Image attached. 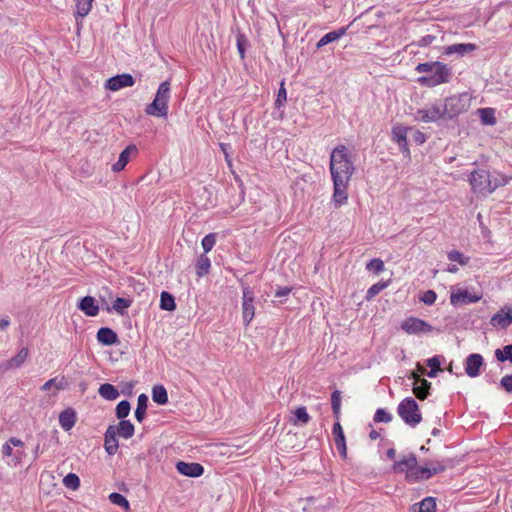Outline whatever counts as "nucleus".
<instances>
[{
  "mask_svg": "<svg viewBox=\"0 0 512 512\" xmlns=\"http://www.w3.org/2000/svg\"><path fill=\"white\" fill-rule=\"evenodd\" d=\"M415 71L425 73L417 79V82L429 88L448 83L453 76L452 68L440 61L419 63L415 67Z\"/></svg>",
  "mask_w": 512,
  "mask_h": 512,
  "instance_id": "nucleus-1",
  "label": "nucleus"
},
{
  "mask_svg": "<svg viewBox=\"0 0 512 512\" xmlns=\"http://www.w3.org/2000/svg\"><path fill=\"white\" fill-rule=\"evenodd\" d=\"M330 172L332 178L350 181L354 166L344 145L335 147L330 156Z\"/></svg>",
  "mask_w": 512,
  "mask_h": 512,
  "instance_id": "nucleus-2",
  "label": "nucleus"
},
{
  "mask_svg": "<svg viewBox=\"0 0 512 512\" xmlns=\"http://www.w3.org/2000/svg\"><path fill=\"white\" fill-rule=\"evenodd\" d=\"M471 97L467 92L452 95L444 99L442 113L445 121L455 120L470 107Z\"/></svg>",
  "mask_w": 512,
  "mask_h": 512,
  "instance_id": "nucleus-3",
  "label": "nucleus"
},
{
  "mask_svg": "<svg viewBox=\"0 0 512 512\" xmlns=\"http://www.w3.org/2000/svg\"><path fill=\"white\" fill-rule=\"evenodd\" d=\"M469 181L474 192L482 195L491 194L503 184L493 183L489 171L482 168L471 172Z\"/></svg>",
  "mask_w": 512,
  "mask_h": 512,
  "instance_id": "nucleus-4",
  "label": "nucleus"
},
{
  "mask_svg": "<svg viewBox=\"0 0 512 512\" xmlns=\"http://www.w3.org/2000/svg\"><path fill=\"white\" fill-rule=\"evenodd\" d=\"M397 413L405 424L415 427L422 421L419 405L412 397L404 398L397 407Z\"/></svg>",
  "mask_w": 512,
  "mask_h": 512,
  "instance_id": "nucleus-5",
  "label": "nucleus"
},
{
  "mask_svg": "<svg viewBox=\"0 0 512 512\" xmlns=\"http://www.w3.org/2000/svg\"><path fill=\"white\" fill-rule=\"evenodd\" d=\"M255 295L249 286L243 287L242 315L245 326H248L255 315Z\"/></svg>",
  "mask_w": 512,
  "mask_h": 512,
  "instance_id": "nucleus-6",
  "label": "nucleus"
},
{
  "mask_svg": "<svg viewBox=\"0 0 512 512\" xmlns=\"http://www.w3.org/2000/svg\"><path fill=\"white\" fill-rule=\"evenodd\" d=\"M401 329L408 334L429 333L433 327L426 321L417 317H408L401 323Z\"/></svg>",
  "mask_w": 512,
  "mask_h": 512,
  "instance_id": "nucleus-7",
  "label": "nucleus"
},
{
  "mask_svg": "<svg viewBox=\"0 0 512 512\" xmlns=\"http://www.w3.org/2000/svg\"><path fill=\"white\" fill-rule=\"evenodd\" d=\"M441 111V106L433 104L430 107L417 110L415 119L424 123L445 121Z\"/></svg>",
  "mask_w": 512,
  "mask_h": 512,
  "instance_id": "nucleus-8",
  "label": "nucleus"
},
{
  "mask_svg": "<svg viewBox=\"0 0 512 512\" xmlns=\"http://www.w3.org/2000/svg\"><path fill=\"white\" fill-rule=\"evenodd\" d=\"M411 130L408 127L402 125H395L392 127L391 137L394 142H396L399 146L400 152L405 156H410V150L408 147L407 141V132Z\"/></svg>",
  "mask_w": 512,
  "mask_h": 512,
  "instance_id": "nucleus-9",
  "label": "nucleus"
},
{
  "mask_svg": "<svg viewBox=\"0 0 512 512\" xmlns=\"http://www.w3.org/2000/svg\"><path fill=\"white\" fill-rule=\"evenodd\" d=\"M135 83V79L131 74L122 73L110 77L106 80L105 88L110 91H118L125 87H131Z\"/></svg>",
  "mask_w": 512,
  "mask_h": 512,
  "instance_id": "nucleus-10",
  "label": "nucleus"
},
{
  "mask_svg": "<svg viewBox=\"0 0 512 512\" xmlns=\"http://www.w3.org/2000/svg\"><path fill=\"white\" fill-rule=\"evenodd\" d=\"M482 298L481 294L471 293L467 289H459L456 292H452L450 295V302L452 305L457 306L459 304L466 305L471 303H477Z\"/></svg>",
  "mask_w": 512,
  "mask_h": 512,
  "instance_id": "nucleus-11",
  "label": "nucleus"
},
{
  "mask_svg": "<svg viewBox=\"0 0 512 512\" xmlns=\"http://www.w3.org/2000/svg\"><path fill=\"white\" fill-rule=\"evenodd\" d=\"M490 324L493 327L506 329L512 324V307L504 306L491 319Z\"/></svg>",
  "mask_w": 512,
  "mask_h": 512,
  "instance_id": "nucleus-12",
  "label": "nucleus"
},
{
  "mask_svg": "<svg viewBox=\"0 0 512 512\" xmlns=\"http://www.w3.org/2000/svg\"><path fill=\"white\" fill-rule=\"evenodd\" d=\"M428 460L424 461L423 466H417L409 469L405 474V479L408 483H417L420 481L428 480L431 478V472L428 470Z\"/></svg>",
  "mask_w": 512,
  "mask_h": 512,
  "instance_id": "nucleus-13",
  "label": "nucleus"
},
{
  "mask_svg": "<svg viewBox=\"0 0 512 512\" xmlns=\"http://www.w3.org/2000/svg\"><path fill=\"white\" fill-rule=\"evenodd\" d=\"M484 365V358L478 353H472L465 359V372L471 377L475 378L480 375L481 367Z\"/></svg>",
  "mask_w": 512,
  "mask_h": 512,
  "instance_id": "nucleus-14",
  "label": "nucleus"
},
{
  "mask_svg": "<svg viewBox=\"0 0 512 512\" xmlns=\"http://www.w3.org/2000/svg\"><path fill=\"white\" fill-rule=\"evenodd\" d=\"M176 469L179 474L191 478L200 477L204 473V467L196 462L179 461L176 464Z\"/></svg>",
  "mask_w": 512,
  "mask_h": 512,
  "instance_id": "nucleus-15",
  "label": "nucleus"
},
{
  "mask_svg": "<svg viewBox=\"0 0 512 512\" xmlns=\"http://www.w3.org/2000/svg\"><path fill=\"white\" fill-rule=\"evenodd\" d=\"M332 434L334 437V442H335L336 448H337L341 458L346 459L347 458L346 438H345L343 428H342L339 420H337V422L333 425Z\"/></svg>",
  "mask_w": 512,
  "mask_h": 512,
  "instance_id": "nucleus-16",
  "label": "nucleus"
},
{
  "mask_svg": "<svg viewBox=\"0 0 512 512\" xmlns=\"http://www.w3.org/2000/svg\"><path fill=\"white\" fill-rule=\"evenodd\" d=\"M77 308L89 317H94L99 313V305L96 299L89 295L82 297L78 301Z\"/></svg>",
  "mask_w": 512,
  "mask_h": 512,
  "instance_id": "nucleus-17",
  "label": "nucleus"
},
{
  "mask_svg": "<svg viewBox=\"0 0 512 512\" xmlns=\"http://www.w3.org/2000/svg\"><path fill=\"white\" fill-rule=\"evenodd\" d=\"M333 180L334 192L333 199L336 205H342L347 201V185L349 181L335 179Z\"/></svg>",
  "mask_w": 512,
  "mask_h": 512,
  "instance_id": "nucleus-18",
  "label": "nucleus"
},
{
  "mask_svg": "<svg viewBox=\"0 0 512 512\" xmlns=\"http://www.w3.org/2000/svg\"><path fill=\"white\" fill-rule=\"evenodd\" d=\"M96 338L104 346H112L119 343L117 333L109 327H101L97 331Z\"/></svg>",
  "mask_w": 512,
  "mask_h": 512,
  "instance_id": "nucleus-19",
  "label": "nucleus"
},
{
  "mask_svg": "<svg viewBox=\"0 0 512 512\" xmlns=\"http://www.w3.org/2000/svg\"><path fill=\"white\" fill-rule=\"evenodd\" d=\"M477 49V46L473 43H457L444 47L443 54L451 56L457 54L464 56L467 53L473 52Z\"/></svg>",
  "mask_w": 512,
  "mask_h": 512,
  "instance_id": "nucleus-20",
  "label": "nucleus"
},
{
  "mask_svg": "<svg viewBox=\"0 0 512 512\" xmlns=\"http://www.w3.org/2000/svg\"><path fill=\"white\" fill-rule=\"evenodd\" d=\"M145 112L147 115L156 117H167L168 104L159 98H154L153 101L147 105Z\"/></svg>",
  "mask_w": 512,
  "mask_h": 512,
  "instance_id": "nucleus-21",
  "label": "nucleus"
},
{
  "mask_svg": "<svg viewBox=\"0 0 512 512\" xmlns=\"http://www.w3.org/2000/svg\"><path fill=\"white\" fill-rule=\"evenodd\" d=\"M418 466L417 457L414 453H410L400 461H395L393 464V471L395 473H407L409 469H413Z\"/></svg>",
  "mask_w": 512,
  "mask_h": 512,
  "instance_id": "nucleus-22",
  "label": "nucleus"
},
{
  "mask_svg": "<svg viewBox=\"0 0 512 512\" xmlns=\"http://www.w3.org/2000/svg\"><path fill=\"white\" fill-rule=\"evenodd\" d=\"M104 447L109 455H114L119 448L117 434L114 432L113 425H109L106 429L104 434Z\"/></svg>",
  "mask_w": 512,
  "mask_h": 512,
  "instance_id": "nucleus-23",
  "label": "nucleus"
},
{
  "mask_svg": "<svg viewBox=\"0 0 512 512\" xmlns=\"http://www.w3.org/2000/svg\"><path fill=\"white\" fill-rule=\"evenodd\" d=\"M137 147L134 144L128 145L119 155L118 161L112 165L114 172L122 171L128 164L132 154H137Z\"/></svg>",
  "mask_w": 512,
  "mask_h": 512,
  "instance_id": "nucleus-24",
  "label": "nucleus"
},
{
  "mask_svg": "<svg viewBox=\"0 0 512 512\" xmlns=\"http://www.w3.org/2000/svg\"><path fill=\"white\" fill-rule=\"evenodd\" d=\"M348 27H341L337 30H333L325 34L321 39L317 42L316 48L320 49L330 43H333L339 40L342 36H344L347 32Z\"/></svg>",
  "mask_w": 512,
  "mask_h": 512,
  "instance_id": "nucleus-25",
  "label": "nucleus"
},
{
  "mask_svg": "<svg viewBox=\"0 0 512 512\" xmlns=\"http://www.w3.org/2000/svg\"><path fill=\"white\" fill-rule=\"evenodd\" d=\"M76 422V413L72 408H67L59 415V423L65 431L71 430Z\"/></svg>",
  "mask_w": 512,
  "mask_h": 512,
  "instance_id": "nucleus-26",
  "label": "nucleus"
},
{
  "mask_svg": "<svg viewBox=\"0 0 512 512\" xmlns=\"http://www.w3.org/2000/svg\"><path fill=\"white\" fill-rule=\"evenodd\" d=\"M113 427L114 432L124 439H129L134 435L135 427L130 420H120L118 425H113Z\"/></svg>",
  "mask_w": 512,
  "mask_h": 512,
  "instance_id": "nucleus-27",
  "label": "nucleus"
},
{
  "mask_svg": "<svg viewBox=\"0 0 512 512\" xmlns=\"http://www.w3.org/2000/svg\"><path fill=\"white\" fill-rule=\"evenodd\" d=\"M441 358L442 356L435 355L426 360L427 366L430 368L429 371L421 368L420 371L423 374H426L429 378H434L437 376V373L441 371Z\"/></svg>",
  "mask_w": 512,
  "mask_h": 512,
  "instance_id": "nucleus-28",
  "label": "nucleus"
},
{
  "mask_svg": "<svg viewBox=\"0 0 512 512\" xmlns=\"http://www.w3.org/2000/svg\"><path fill=\"white\" fill-rule=\"evenodd\" d=\"M432 384L426 379H421L419 383H414L413 393L419 400H425L430 395Z\"/></svg>",
  "mask_w": 512,
  "mask_h": 512,
  "instance_id": "nucleus-29",
  "label": "nucleus"
},
{
  "mask_svg": "<svg viewBox=\"0 0 512 512\" xmlns=\"http://www.w3.org/2000/svg\"><path fill=\"white\" fill-rule=\"evenodd\" d=\"M411 509L413 512H435L436 499L434 497H426L419 503L413 504Z\"/></svg>",
  "mask_w": 512,
  "mask_h": 512,
  "instance_id": "nucleus-30",
  "label": "nucleus"
},
{
  "mask_svg": "<svg viewBox=\"0 0 512 512\" xmlns=\"http://www.w3.org/2000/svg\"><path fill=\"white\" fill-rule=\"evenodd\" d=\"M148 396L144 393L140 394L137 399V407L135 409L134 415L138 422H142L146 417V411L148 407Z\"/></svg>",
  "mask_w": 512,
  "mask_h": 512,
  "instance_id": "nucleus-31",
  "label": "nucleus"
},
{
  "mask_svg": "<svg viewBox=\"0 0 512 512\" xmlns=\"http://www.w3.org/2000/svg\"><path fill=\"white\" fill-rule=\"evenodd\" d=\"M311 417L308 414L306 407L300 406L297 407L294 412L293 416L290 419V422L293 425H306L310 421Z\"/></svg>",
  "mask_w": 512,
  "mask_h": 512,
  "instance_id": "nucleus-32",
  "label": "nucleus"
},
{
  "mask_svg": "<svg viewBox=\"0 0 512 512\" xmlns=\"http://www.w3.org/2000/svg\"><path fill=\"white\" fill-rule=\"evenodd\" d=\"M98 393L102 398L109 401L116 400L119 397V391L110 383L101 384Z\"/></svg>",
  "mask_w": 512,
  "mask_h": 512,
  "instance_id": "nucleus-33",
  "label": "nucleus"
},
{
  "mask_svg": "<svg viewBox=\"0 0 512 512\" xmlns=\"http://www.w3.org/2000/svg\"><path fill=\"white\" fill-rule=\"evenodd\" d=\"M93 0H76V12L74 14L77 24L79 18H84L89 14L92 8Z\"/></svg>",
  "mask_w": 512,
  "mask_h": 512,
  "instance_id": "nucleus-34",
  "label": "nucleus"
},
{
  "mask_svg": "<svg viewBox=\"0 0 512 512\" xmlns=\"http://www.w3.org/2000/svg\"><path fill=\"white\" fill-rule=\"evenodd\" d=\"M152 400L158 405H166L168 403V393L163 385L153 386Z\"/></svg>",
  "mask_w": 512,
  "mask_h": 512,
  "instance_id": "nucleus-35",
  "label": "nucleus"
},
{
  "mask_svg": "<svg viewBox=\"0 0 512 512\" xmlns=\"http://www.w3.org/2000/svg\"><path fill=\"white\" fill-rule=\"evenodd\" d=\"M211 267L210 259L206 254H201L195 265V271L198 277H203L209 273Z\"/></svg>",
  "mask_w": 512,
  "mask_h": 512,
  "instance_id": "nucleus-36",
  "label": "nucleus"
},
{
  "mask_svg": "<svg viewBox=\"0 0 512 512\" xmlns=\"http://www.w3.org/2000/svg\"><path fill=\"white\" fill-rule=\"evenodd\" d=\"M477 113L480 117L482 124L484 125H495L497 120L495 117V109L493 108H479Z\"/></svg>",
  "mask_w": 512,
  "mask_h": 512,
  "instance_id": "nucleus-37",
  "label": "nucleus"
},
{
  "mask_svg": "<svg viewBox=\"0 0 512 512\" xmlns=\"http://www.w3.org/2000/svg\"><path fill=\"white\" fill-rule=\"evenodd\" d=\"M160 308L169 312L174 311L176 309L175 297L167 291H162L160 295Z\"/></svg>",
  "mask_w": 512,
  "mask_h": 512,
  "instance_id": "nucleus-38",
  "label": "nucleus"
},
{
  "mask_svg": "<svg viewBox=\"0 0 512 512\" xmlns=\"http://www.w3.org/2000/svg\"><path fill=\"white\" fill-rule=\"evenodd\" d=\"M28 355L29 351L26 347H24L15 356L9 359V362L12 365L13 369L21 367L26 361Z\"/></svg>",
  "mask_w": 512,
  "mask_h": 512,
  "instance_id": "nucleus-39",
  "label": "nucleus"
},
{
  "mask_svg": "<svg viewBox=\"0 0 512 512\" xmlns=\"http://www.w3.org/2000/svg\"><path fill=\"white\" fill-rule=\"evenodd\" d=\"M331 406L334 417L339 420L341 411V392L335 390L331 394Z\"/></svg>",
  "mask_w": 512,
  "mask_h": 512,
  "instance_id": "nucleus-40",
  "label": "nucleus"
},
{
  "mask_svg": "<svg viewBox=\"0 0 512 512\" xmlns=\"http://www.w3.org/2000/svg\"><path fill=\"white\" fill-rule=\"evenodd\" d=\"M131 410L130 402L127 400L120 401L115 408V415L118 419H125Z\"/></svg>",
  "mask_w": 512,
  "mask_h": 512,
  "instance_id": "nucleus-41",
  "label": "nucleus"
},
{
  "mask_svg": "<svg viewBox=\"0 0 512 512\" xmlns=\"http://www.w3.org/2000/svg\"><path fill=\"white\" fill-rule=\"evenodd\" d=\"M495 357L499 362L510 361L512 363V344H508L503 349L495 351Z\"/></svg>",
  "mask_w": 512,
  "mask_h": 512,
  "instance_id": "nucleus-42",
  "label": "nucleus"
},
{
  "mask_svg": "<svg viewBox=\"0 0 512 512\" xmlns=\"http://www.w3.org/2000/svg\"><path fill=\"white\" fill-rule=\"evenodd\" d=\"M108 498L112 504L120 506L124 508L126 511L130 510V504L122 494L113 492L109 495Z\"/></svg>",
  "mask_w": 512,
  "mask_h": 512,
  "instance_id": "nucleus-43",
  "label": "nucleus"
},
{
  "mask_svg": "<svg viewBox=\"0 0 512 512\" xmlns=\"http://www.w3.org/2000/svg\"><path fill=\"white\" fill-rule=\"evenodd\" d=\"M155 97L159 98L160 100H162L168 104V101L170 98V82L169 81H164L159 85Z\"/></svg>",
  "mask_w": 512,
  "mask_h": 512,
  "instance_id": "nucleus-44",
  "label": "nucleus"
},
{
  "mask_svg": "<svg viewBox=\"0 0 512 512\" xmlns=\"http://www.w3.org/2000/svg\"><path fill=\"white\" fill-rule=\"evenodd\" d=\"M63 484L66 488L77 490L80 487V478L75 473H68L63 478Z\"/></svg>",
  "mask_w": 512,
  "mask_h": 512,
  "instance_id": "nucleus-45",
  "label": "nucleus"
},
{
  "mask_svg": "<svg viewBox=\"0 0 512 512\" xmlns=\"http://www.w3.org/2000/svg\"><path fill=\"white\" fill-rule=\"evenodd\" d=\"M447 257L452 262H458L461 266H465L469 263L470 258L465 256L458 250H452L448 252Z\"/></svg>",
  "mask_w": 512,
  "mask_h": 512,
  "instance_id": "nucleus-46",
  "label": "nucleus"
},
{
  "mask_svg": "<svg viewBox=\"0 0 512 512\" xmlns=\"http://www.w3.org/2000/svg\"><path fill=\"white\" fill-rule=\"evenodd\" d=\"M131 300L123 297H117L113 303V309L119 313L124 314V311L130 307Z\"/></svg>",
  "mask_w": 512,
  "mask_h": 512,
  "instance_id": "nucleus-47",
  "label": "nucleus"
},
{
  "mask_svg": "<svg viewBox=\"0 0 512 512\" xmlns=\"http://www.w3.org/2000/svg\"><path fill=\"white\" fill-rule=\"evenodd\" d=\"M366 269L374 274H379L384 270V262L379 258L371 259L366 264Z\"/></svg>",
  "mask_w": 512,
  "mask_h": 512,
  "instance_id": "nucleus-48",
  "label": "nucleus"
},
{
  "mask_svg": "<svg viewBox=\"0 0 512 512\" xmlns=\"http://www.w3.org/2000/svg\"><path fill=\"white\" fill-rule=\"evenodd\" d=\"M376 423H389L392 420V415L383 408H378L373 417Z\"/></svg>",
  "mask_w": 512,
  "mask_h": 512,
  "instance_id": "nucleus-49",
  "label": "nucleus"
},
{
  "mask_svg": "<svg viewBox=\"0 0 512 512\" xmlns=\"http://www.w3.org/2000/svg\"><path fill=\"white\" fill-rule=\"evenodd\" d=\"M216 243V234L215 233H209L202 239V248L204 250L203 254H207L209 251L212 250Z\"/></svg>",
  "mask_w": 512,
  "mask_h": 512,
  "instance_id": "nucleus-50",
  "label": "nucleus"
},
{
  "mask_svg": "<svg viewBox=\"0 0 512 512\" xmlns=\"http://www.w3.org/2000/svg\"><path fill=\"white\" fill-rule=\"evenodd\" d=\"M387 287L386 282H378L376 284H373L367 291L366 299L370 300L376 295H378L382 290H384Z\"/></svg>",
  "mask_w": 512,
  "mask_h": 512,
  "instance_id": "nucleus-51",
  "label": "nucleus"
},
{
  "mask_svg": "<svg viewBox=\"0 0 512 512\" xmlns=\"http://www.w3.org/2000/svg\"><path fill=\"white\" fill-rule=\"evenodd\" d=\"M247 44H248V40H247L246 36L242 33H239L237 35L236 45H237V50H238V53H239L241 59H244V57H245V51H246Z\"/></svg>",
  "mask_w": 512,
  "mask_h": 512,
  "instance_id": "nucleus-52",
  "label": "nucleus"
},
{
  "mask_svg": "<svg viewBox=\"0 0 512 512\" xmlns=\"http://www.w3.org/2000/svg\"><path fill=\"white\" fill-rule=\"evenodd\" d=\"M428 462L431 463L428 464V470L431 472V477L446 470V465L441 461L428 460Z\"/></svg>",
  "mask_w": 512,
  "mask_h": 512,
  "instance_id": "nucleus-53",
  "label": "nucleus"
},
{
  "mask_svg": "<svg viewBox=\"0 0 512 512\" xmlns=\"http://www.w3.org/2000/svg\"><path fill=\"white\" fill-rule=\"evenodd\" d=\"M287 100V92L284 86V81L281 82L280 88L278 90L277 98L275 100V106L280 108L284 105Z\"/></svg>",
  "mask_w": 512,
  "mask_h": 512,
  "instance_id": "nucleus-54",
  "label": "nucleus"
},
{
  "mask_svg": "<svg viewBox=\"0 0 512 512\" xmlns=\"http://www.w3.org/2000/svg\"><path fill=\"white\" fill-rule=\"evenodd\" d=\"M436 299H437V294L433 290H427L420 297V301H422L426 305H433L435 303Z\"/></svg>",
  "mask_w": 512,
  "mask_h": 512,
  "instance_id": "nucleus-55",
  "label": "nucleus"
},
{
  "mask_svg": "<svg viewBox=\"0 0 512 512\" xmlns=\"http://www.w3.org/2000/svg\"><path fill=\"white\" fill-rule=\"evenodd\" d=\"M500 387L507 393H512V375H505L500 380Z\"/></svg>",
  "mask_w": 512,
  "mask_h": 512,
  "instance_id": "nucleus-56",
  "label": "nucleus"
},
{
  "mask_svg": "<svg viewBox=\"0 0 512 512\" xmlns=\"http://www.w3.org/2000/svg\"><path fill=\"white\" fill-rule=\"evenodd\" d=\"M436 39L434 35H425L417 41L419 47H427Z\"/></svg>",
  "mask_w": 512,
  "mask_h": 512,
  "instance_id": "nucleus-57",
  "label": "nucleus"
},
{
  "mask_svg": "<svg viewBox=\"0 0 512 512\" xmlns=\"http://www.w3.org/2000/svg\"><path fill=\"white\" fill-rule=\"evenodd\" d=\"M291 291H292L291 287H288V286L280 287V286H278L276 291H275V297L281 299V298L289 295Z\"/></svg>",
  "mask_w": 512,
  "mask_h": 512,
  "instance_id": "nucleus-58",
  "label": "nucleus"
},
{
  "mask_svg": "<svg viewBox=\"0 0 512 512\" xmlns=\"http://www.w3.org/2000/svg\"><path fill=\"white\" fill-rule=\"evenodd\" d=\"M412 139L416 144L421 145L426 141V136L423 132L415 130L412 134Z\"/></svg>",
  "mask_w": 512,
  "mask_h": 512,
  "instance_id": "nucleus-59",
  "label": "nucleus"
},
{
  "mask_svg": "<svg viewBox=\"0 0 512 512\" xmlns=\"http://www.w3.org/2000/svg\"><path fill=\"white\" fill-rule=\"evenodd\" d=\"M54 384H55V388L57 390H65L68 387V382L64 377H62L59 380L56 378V383H54Z\"/></svg>",
  "mask_w": 512,
  "mask_h": 512,
  "instance_id": "nucleus-60",
  "label": "nucleus"
},
{
  "mask_svg": "<svg viewBox=\"0 0 512 512\" xmlns=\"http://www.w3.org/2000/svg\"><path fill=\"white\" fill-rule=\"evenodd\" d=\"M10 369H13V367L10 364L9 360L0 363V377Z\"/></svg>",
  "mask_w": 512,
  "mask_h": 512,
  "instance_id": "nucleus-61",
  "label": "nucleus"
},
{
  "mask_svg": "<svg viewBox=\"0 0 512 512\" xmlns=\"http://www.w3.org/2000/svg\"><path fill=\"white\" fill-rule=\"evenodd\" d=\"M56 383V378H52L50 380H48L47 382H45L43 384V386L41 387V390L42 391H49L51 389V387H55V384Z\"/></svg>",
  "mask_w": 512,
  "mask_h": 512,
  "instance_id": "nucleus-62",
  "label": "nucleus"
},
{
  "mask_svg": "<svg viewBox=\"0 0 512 512\" xmlns=\"http://www.w3.org/2000/svg\"><path fill=\"white\" fill-rule=\"evenodd\" d=\"M2 454L4 456H11L12 455V448H11V445H10V443L8 441L2 446Z\"/></svg>",
  "mask_w": 512,
  "mask_h": 512,
  "instance_id": "nucleus-63",
  "label": "nucleus"
},
{
  "mask_svg": "<svg viewBox=\"0 0 512 512\" xmlns=\"http://www.w3.org/2000/svg\"><path fill=\"white\" fill-rule=\"evenodd\" d=\"M10 324L8 316L0 318V330L4 331Z\"/></svg>",
  "mask_w": 512,
  "mask_h": 512,
  "instance_id": "nucleus-64",
  "label": "nucleus"
}]
</instances>
